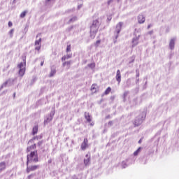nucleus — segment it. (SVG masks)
<instances>
[{"instance_id":"obj_1","label":"nucleus","mask_w":179,"mask_h":179,"mask_svg":"<svg viewBox=\"0 0 179 179\" xmlns=\"http://www.w3.org/2000/svg\"><path fill=\"white\" fill-rule=\"evenodd\" d=\"M38 152L35 150L27 155V166L29 163H38Z\"/></svg>"},{"instance_id":"obj_2","label":"nucleus","mask_w":179,"mask_h":179,"mask_svg":"<svg viewBox=\"0 0 179 179\" xmlns=\"http://www.w3.org/2000/svg\"><path fill=\"white\" fill-rule=\"evenodd\" d=\"M37 138H38L37 136H35L28 141V145H31L27 148V153H31V152H33L32 150H34L36 149L37 146L36 145V143H34V141H36Z\"/></svg>"},{"instance_id":"obj_3","label":"nucleus","mask_w":179,"mask_h":179,"mask_svg":"<svg viewBox=\"0 0 179 179\" xmlns=\"http://www.w3.org/2000/svg\"><path fill=\"white\" fill-rule=\"evenodd\" d=\"M99 26H100V23L98 20H95L93 21L92 24L91 25L90 32L94 34V37H96V34L99 31Z\"/></svg>"},{"instance_id":"obj_4","label":"nucleus","mask_w":179,"mask_h":179,"mask_svg":"<svg viewBox=\"0 0 179 179\" xmlns=\"http://www.w3.org/2000/svg\"><path fill=\"white\" fill-rule=\"evenodd\" d=\"M19 68V75L20 76H24L26 72V60H24L23 62H21L17 65Z\"/></svg>"},{"instance_id":"obj_5","label":"nucleus","mask_w":179,"mask_h":179,"mask_svg":"<svg viewBox=\"0 0 179 179\" xmlns=\"http://www.w3.org/2000/svg\"><path fill=\"white\" fill-rule=\"evenodd\" d=\"M40 169V165H27L26 171L29 174V173H31V171H36V170H38Z\"/></svg>"},{"instance_id":"obj_6","label":"nucleus","mask_w":179,"mask_h":179,"mask_svg":"<svg viewBox=\"0 0 179 179\" xmlns=\"http://www.w3.org/2000/svg\"><path fill=\"white\" fill-rule=\"evenodd\" d=\"M122 22H119L117 24L116 27H115V33H116V36L115 38H118V34H120L121 29H122Z\"/></svg>"},{"instance_id":"obj_7","label":"nucleus","mask_w":179,"mask_h":179,"mask_svg":"<svg viewBox=\"0 0 179 179\" xmlns=\"http://www.w3.org/2000/svg\"><path fill=\"white\" fill-rule=\"evenodd\" d=\"M80 148L82 150H86L89 148V140L87 138H84Z\"/></svg>"},{"instance_id":"obj_8","label":"nucleus","mask_w":179,"mask_h":179,"mask_svg":"<svg viewBox=\"0 0 179 179\" xmlns=\"http://www.w3.org/2000/svg\"><path fill=\"white\" fill-rule=\"evenodd\" d=\"M85 120H87V122L90 123V125H91V127H93V125H94V122H92V116H90V114L89 113H85Z\"/></svg>"},{"instance_id":"obj_9","label":"nucleus","mask_w":179,"mask_h":179,"mask_svg":"<svg viewBox=\"0 0 179 179\" xmlns=\"http://www.w3.org/2000/svg\"><path fill=\"white\" fill-rule=\"evenodd\" d=\"M146 20V18L145 17V15H142V14H140L138 16V22L140 24H143L144 22H145Z\"/></svg>"},{"instance_id":"obj_10","label":"nucleus","mask_w":179,"mask_h":179,"mask_svg":"<svg viewBox=\"0 0 179 179\" xmlns=\"http://www.w3.org/2000/svg\"><path fill=\"white\" fill-rule=\"evenodd\" d=\"M86 159H84V164L85 166H89V164H90V154H87L85 155Z\"/></svg>"},{"instance_id":"obj_11","label":"nucleus","mask_w":179,"mask_h":179,"mask_svg":"<svg viewBox=\"0 0 179 179\" xmlns=\"http://www.w3.org/2000/svg\"><path fill=\"white\" fill-rule=\"evenodd\" d=\"M71 64H72V60L66 61L62 63V66L66 67V69L71 68Z\"/></svg>"},{"instance_id":"obj_12","label":"nucleus","mask_w":179,"mask_h":179,"mask_svg":"<svg viewBox=\"0 0 179 179\" xmlns=\"http://www.w3.org/2000/svg\"><path fill=\"white\" fill-rule=\"evenodd\" d=\"M4 170H6V162H0V173H2Z\"/></svg>"},{"instance_id":"obj_13","label":"nucleus","mask_w":179,"mask_h":179,"mask_svg":"<svg viewBox=\"0 0 179 179\" xmlns=\"http://www.w3.org/2000/svg\"><path fill=\"white\" fill-rule=\"evenodd\" d=\"M115 78L118 83H121V71L120 70L117 71Z\"/></svg>"},{"instance_id":"obj_14","label":"nucleus","mask_w":179,"mask_h":179,"mask_svg":"<svg viewBox=\"0 0 179 179\" xmlns=\"http://www.w3.org/2000/svg\"><path fill=\"white\" fill-rule=\"evenodd\" d=\"M97 89H99L97 84H92L91 87V91H92L93 93H97Z\"/></svg>"},{"instance_id":"obj_15","label":"nucleus","mask_w":179,"mask_h":179,"mask_svg":"<svg viewBox=\"0 0 179 179\" xmlns=\"http://www.w3.org/2000/svg\"><path fill=\"white\" fill-rule=\"evenodd\" d=\"M69 58H72V54H69L66 55H64L62 57V61L64 62V61H66V59H69Z\"/></svg>"},{"instance_id":"obj_16","label":"nucleus","mask_w":179,"mask_h":179,"mask_svg":"<svg viewBox=\"0 0 179 179\" xmlns=\"http://www.w3.org/2000/svg\"><path fill=\"white\" fill-rule=\"evenodd\" d=\"M175 44H176L175 40L174 39H171L170 41V43H169V47H170L171 50H174Z\"/></svg>"},{"instance_id":"obj_17","label":"nucleus","mask_w":179,"mask_h":179,"mask_svg":"<svg viewBox=\"0 0 179 179\" xmlns=\"http://www.w3.org/2000/svg\"><path fill=\"white\" fill-rule=\"evenodd\" d=\"M37 132H38V126H34L32 129V135H36Z\"/></svg>"},{"instance_id":"obj_18","label":"nucleus","mask_w":179,"mask_h":179,"mask_svg":"<svg viewBox=\"0 0 179 179\" xmlns=\"http://www.w3.org/2000/svg\"><path fill=\"white\" fill-rule=\"evenodd\" d=\"M142 124V122L139 119H136L134 121V125L135 127H139V125Z\"/></svg>"},{"instance_id":"obj_19","label":"nucleus","mask_w":179,"mask_h":179,"mask_svg":"<svg viewBox=\"0 0 179 179\" xmlns=\"http://www.w3.org/2000/svg\"><path fill=\"white\" fill-rule=\"evenodd\" d=\"M111 93V87H108L104 92V94L107 96V94H110Z\"/></svg>"},{"instance_id":"obj_20","label":"nucleus","mask_w":179,"mask_h":179,"mask_svg":"<svg viewBox=\"0 0 179 179\" xmlns=\"http://www.w3.org/2000/svg\"><path fill=\"white\" fill-rule=\"evenodd\" d=\"M132 43H133L132 47H135V45H138V38H133Z\"/></svg>"},{"instance_id":"obj_21","label":"nucleus","mask_w":179,"mask_h":179,"mask_svg":"<svg viewBox=\"0 0 179 179\" xmlns=\"http://www.w3.org/2000/svg\"><path fill=\"white\" fill-rule=\"evenodd\" d=\"M141 149H142V148L139 147V148L134 152V156H138V155H139V152H141Z\"/></svg>"},{"instance_id":"obj_22","label":"nucleus","mask_w":179,"mask_h":179,"mask_svg":"<svg viewBox=\"0 0 179 179\" xmlns=\"http://www.w3.org/2000/svg\"><path fill=\"white\" fill-rule=\"evenodd\" d=\"M55 73H57V71L56 70H52L50 75H49V77L52 78V76H54V75H55Z\"/></svg>"},{"instance_id":"obj_23","label":"nucleus","mask_w":179,"mask_h":179,"mask_svg":"<svg viewBox=\"0 0 179 179\" xmlns=\"http://www.w3.org/2000/svg\"><path fill=\"white\" fill-rule=\"evenodd\" d=\"M35 45H41V38L35 41Z\"/></svg>"},{"instance_id":"obj_24","label":"nucleus","mask_w":179,"mask_h":179,"mask_svg":"<svg viewBox=\"0 0 179 179\" xmlns=\"http://www.w3.org/2000/svg\"><path fill=\"white\" fill-rule=\"evenodd\" d=\"M72 48V46H71V45H67V48H66V52H71V49Z\"/></svg>"},{"instance_id":"obj_25","label":"nucleus","mask_w":179,"mask_h":179,"mask_svg":"<svg viewBox=\"0 0 179 179\" xmlns=\"http://www.w3.org/2000/svg\"><path fill=\"white\" fill-rule=\"evenodd\" d=\"M35 50H36V51H38V52H39L40 51V50H41V45H37L36 46V48H35Z\"/></svg>"},{"instance_id":"obj_26","label":"nucleus","mask_w":179,"mask_h":179,"mask_svg":"<svg viewBox=\"0 0 179 179\" xmlns=\"http://www.w3.org/2000/svg\"><path fill=\"white\" fill-rule=\"evenodd\" d=\"M26 13H27V11H23L21 14H20V17L23 18L26 16Z\"/></svg>"},{"instance_id":"obj_27","label":"nucleus","mask_w":179,"mask_h":179,"mask_svg":"<svg viewBox=\"0 0 179 179\" xmlns=\"http://www.w3.org/2000/svg\"><path fill=\"white\" fill-rule=\"evenodd\" d=\"M100 43H101V41H96V43H94L95 47H99V45H100Z\"/></svg>"},{"instance_id":"obj_28","label":"nucleus","mask_w":179,"mask_h":179,"mask_svg":"<svg viewBox=\"0 0 179 179\" xmlns=\"http://www.w3.org/2000/svg\"><path fill=\"white\" fill-rule=\"evenodd\" d=\"M33 177H34V174L31 173V174H30V175H29V176H27V178H28V179H31V178H33Z\"/></svg>"},{"instance_id":"obj_29","label":"nucleus","mask_w":179,"mask_h":179,"mask_svg":"<svg viewBox=\"0 0 179 179\" xmlns=\"http://www.w3.org/2000/svg\"><path fill=\"white\" fill-rule=\"evenodd\" d=\"M90 68H94L96 66V64L94 63H92L91 64L89 65Z\"/></svg>"},{"instance_id":"obj_30","label":"nucleus","mask_w":179,"mask_h":179,"mask_svg":"<svg viewBox=\"0 0 179 179\" xmlns=\"http://www.w3.org/2000/svg\"><path fill=\"white\" fill-rule=\"evenodd\" d=\"M76 17H73V18H71V20H70V22H75L76 20Z\"/></svg>"},{"instance_id":"obj_31","label":"nucleus","mask_w":179,"mask_h":179,"mask_svg":"<svg viewBox=\"0 0 179 179\" xmlns=\"http://www.w3.org/2000/svg\"><path fill=\"white\" fill-rule=\"evenodd\" d=\"M12 26H13V24L12 23V22L9 21L8 22V27H12Z\"/></svg>"},{"instance_id":"obj_32","label":"nucleus","mask_w":179,"mask_h":179,"mask_svg":"<svg viewBox=\"0 0 179 179\" xmlns=\"http://www.w3.org/2000/svg\"><path fill=\"white\" fill-rule=\"evenodd\" d=\"M13 31H14L13 29H10L9 31V34H10L11 36H13Z\"/></svg>"},{"instance_id":"obj_33","label":"nucleus","mask_w":179,"mask_h":179,"mask_svg":"<svg viewBox=\"0 0 179 179\" xmlns=\"http://www.w3.org/2000/svg\"><path fill=\"white\" fill-rule=\"evenodd\" d=\"M113 1H114V0H109V1H108V5H111V3H113Z\"/></svg>"},{"instance_id":"obj_34","label":"nucleus","mask_w":179,"mask_h":179,"mask_svg":"<svg viewBox=\"0 0 179 179\" xmlns=\"http://www.w3.org/2000/svg\"><path fill=\"white\" fill-rule=\"evenodd\" d=\"M108 125L111 127V125H113V121H109L108 123Z\"/></svg>"},{"instance_id":"obj_35","label":"nucleus","mask_w":179,"mask_h":179,"mask_svg":"<svg viewBox=\"0 0 179 179\" xmlns=\"http://www.w3.org/2000/svg\"><path fill=\"white\" fill-rule=\"evenodd\" d=\"M44 65V61H42L41 62V66H43Z\"/></svg>"},{"instance_id":"obj_36","label":"nucleus","mask_w":179,"mask_h":179,"mask_svg":"<svg viewBox=\"0 0 179 179\" xmlns=\"http://www.w3.org/2000/svg\"><path fill=\"white\" fill-rule=\"evenodd\" d=\"M152 27V25L151 24H149L148 26V29H149L150 27Z\"/></svg>"},{"instance_id":"obj_37","label":"nucleus","mask_w":179,"mask_h":179,"mask_svg":"<svg viewBox=\"0 0 179 179\" xmlns=\"http://www.w3.org/2000/svg\"><path fill=\"white\" fill-rule=\"evenodd\" d=\"M138 143H142V140H139Z\"/></svg>"},{"instance_id":"obj_38","label":"nucleus","mask_w":179,"mask_h":179,"mask_svg":"<svg viewBox=\"0 0 179 179\" xmlns=\"http://www.w3.org/2000/svg\"><path fill=\"white\" fill-rule=\"evenodd\" d=\"M49 164L50 163H52V161H51V159H50V160H48V162Z\"/></svg>"},{"instance_id":"obj_39","label":"nucleus","mask_w":179,"mask_h":179,"mask_svg":"<svg viewBox=\"0 0 179 179\" xmlns=\"http://www.w3.org/2000/svg\"><path fill=\"white\" fill-rule=\"evenodd\" d=\"M51 0H45V2H50Z\"/></svg>"},{"instance_id":"obj_40","label":"nucleus","mask_w":179,"mask_h":179,"mask_svg":"<svg viewBox=\"0 0 179 179\" xmlns=\"http://www.w3.org/2000/svg\"><path fill=\"white\" fill-rule=\"evenodd\" d=\"M38 145L40 146V145H41V142L38 143Z\"/></svg>"},{"instance_id":"obj_41","label":"nucleus","mask_w":179,"mask_h":179,"mask_svg":"<svg viewBox=\"0 0 179 179\" xmlns=\"http://www.w3.org/2000/svg\"><path fill=\"white\" fill-rule=\"evenodd\" d=\"M80 8V6H78V8Z\"/></svg>"},{"instance_id":"obj_42","label":"nucleus","mask_w":179,"mask_h":179,"mask_svg":"<svg viewBox=\"0 0 179 179\" xmlns=\"http://www.w3.org/2000/svg\"><path fill=\"white\" fill-rule=\"evenodd\" d=\"M15 96H16V94H14V97H15Z\"/></svg>"}]
</instances>
